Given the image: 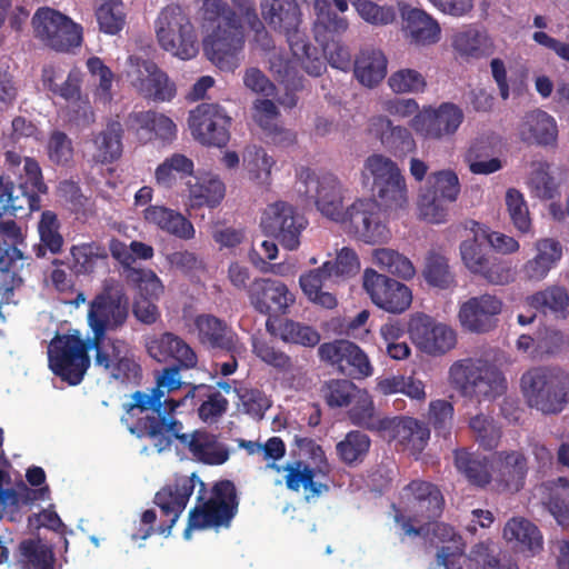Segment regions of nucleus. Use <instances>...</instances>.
Returning a JSON list of instances; mask_svg holds the SVG:
<instances>
[{"instance_id":"nucleus-1","label":"nucleus","mask_w":569,"mask_h":569,"mask_svg":"<svg viewBox=\"0 0 569 569\" xmlns=\"http://www.w3.org/2000/svg\"><path fill=\"white\" fill-rule=\"evenodd\" d=\"M179 363L164 368L157 377L156 387L149 392L136 391L132 393V402L128 405L127 411L138 409L141 412L151 411L146 417L140 418L137 423L130 428L131 433L138 438H149L158 452L170 449L174 438L186 439L179 436L183 430V425L176 418L177 408L184 406L187 395L183 398L176 399L170 393L180 389L182 386L179 375Z\"/></svg>"},{"instance_id":"nucleus-2","label":"nucleus","mask_w":569,"mask_h":569,"mask_svg":"<svg viewBox=\"0 0 569 569\" xmlns=\"http://www.w3.org/2000/svg\"><path fill=\"white\" fill-rule=\"evenodd\" d=\"M199 21L204 56L222 71L237 69L246 43L241 17L224 0H202Z\"/></svg>"},{"instance_id":"nucleus-3","label":"nucleus","mask_w":569,"mask_h":569,"mask_svg":"<svg viewBox=\"0 0 569 569\" xmlns=\"http://www.w3.org/2000/svg\"><path fill=\"white\" fill-rule=\"evenodd\" d=\"M204 488V483L196 473L191 476H179L170 483L163 486L156 495L153 502L160 509V521H157V513L153 509L144 510L140 518V528L132 533V540H146L153 533L169 536L172 527L187 507V503L194 491L196 485Z\"/></svg>"},{"instance_id":"nucleus-4","label":"nucleus","mask_w":569,"mask_h":569,"mask_svg":"<svg viewBox=\"0 0 569 569\" xmlns=\"http://www.w3.org/2000/svg\"><path fill=\"white\" fill-rule=\"evenodd\" d=\"M449 382L460 396L479 402L495 400L507 390V379L502 371L483 359L465 358L455 361L449 368Z\"/></svg>"},{"instance_id":"nucleus-5","label":"nucleus","mask_w":569,"mask_h":569,"mask_svg":"<svg viewBox=\"0 0 569 569\" xmlns=\"http://www.w3.org/2000/svg\"><path fill=\"white\" fill-rule=\"evenodd\" d=\"M520 385L528 406L545 415L561 412L568 402L569 373L559 367L531 368Z\"/></svg>"},{"instance_id":"nucleus-6","label":"nucleus","mask_w":569,"mask_h":569,"mask_svg":"<svg viewBox=\"0 0 569 569\" xmlns=\"http://www.w3.org/2000/svg\"><path fill=\"white\" fill-rule=\"evenodd\" d=\"M159 46L181 60H189L199 52L198 36L189 13L179 4L164 7L156 20Z\"/></svg>"},{"instance_id":"nucleus-7","label":"nucleus","mask_w":569,"mask_h":569,"mask_svg":"<svg viewBox=\"0 0 569 569\" xmlns=\"http://www.w3.org/2000/svg\"><path fill=\"white\" fill-rule=\"evenodd\" d=\"M237 489L231 480L216 482L208 500L198 503L189 511L184 539L191 538L192 530L229 528L238 512Z\"/></svg>"},{"instance_id":"nucleus-8","label":"nucleus","mask_w":569,"mask_h":569,"mask_svg":"<svg viewBox=\"0 0 569 569\" xmlns=\"http://www.w3.org/2000/svg\"><path fill=\"white\" fill-rule=\"evenodd\" d=\"M91 338L79 333L56 336L48 349L49 368L70 386L79 385L90 367Z\"/></svg>"},{"instance_id":"nucleus-9","label":"nucleus","mask_w":569,"mask_h":569,"mask_svg":"<svg viewBox=\"0 0 569 569\" xmlns=\"http://www.w3.org/2000/svg\"><path fill=\"white\" fill-rule=\"evenodd\" d=\"M129 316V298L123 288L114 282H106L89 303L88 323L92 337L99 339L110 330L121 328Z\"/></svg>"},{"instance_id":"nucleus-10","label":"nucleus","mask_w":569,"mask_h":569,"mask_svg":"<svg viewBox=\"0 0 569 569\" xmlns=\"http://www.w3.org/2000/svg\"><path fill=\"white\" fill-rule=\"evenodd\" d=\"M94 350V365L102 368L112 379L128 382L141 378V366L136 359L131 346L123 339L103 335L99 339L91 337Z\"/></svg>"},{"instance_id":"nucleus-11","label":"nucleus","mask_w":569,"mask_h":569,"mask_svg":"<svg viewBox=\"0 0 569 569\" xmlns=\"http://www.w3.org/2000/svg\"><path fill=\"white\" fill-rule=\"evenodd\" d=\"M32 26L36 37L56 51L68 52L82 43L81 26L54 9L39 8Z\"/></svg>"},{"instance_id":"nucleus-12","label":"nucleus","mask_w":569,"mask_h":569,"mask_svg":"<svg viewBox=\"0 0 569 569\" xmlns=\"http://www.w3.org/2000/svg\"><path fill=\"white\" fill-rule=\"evenodd\" d=\"M298 183V192L313 201L317 209L333 221L343 218V196L339 179L330 173L317 176L310 169H303Z\"/></svg>"},{"instance_id":"nucleus-13","label":"nucleus","mask_w":569,"mask_h":569,"mask_svg":"<svg viewBox=\"0 0 569 569\" xmlns=\"http://www.w3.org/2000/svg\"><path fill=\"white\" fill-rule=\"evenodd\" d=\"M263 232L284 249L293 251L300 246V236L308 226L307 218L286 201L269 204L261 217Z\"/></svg>"},{"instance_id":"nucleus-14","label":"nucleus","mask_w":569,"mask_h":569,"mask_svg":"<svg viewBox=\"0 0 569 569\" xmlns=\"http://www.w3.org/2000/svg\"><path fill=\"white\" fill-rule=\"evenodd\" d=\"M232 118L219 103L202 102L189 112L188 124L196 141L222 148L230 140Z\"/></svg>"},{"instance_id":"nucleus-15","label":"nucleus","mask_w":569,"mask_h":569,"mask_svg":"<svg viewBox=\"0 0 569 569\" xmlns=\"http://www.w3.org/2000/svg\"><path fill=\"white\" fill-rule=\"evenodd\" d=\"M381 208L376 200L358 199L347 208L340 221L347 223L349 231L365 243H386L391 232L382 219Z\"/></svg>"},{"instance_id":"nucleus-16","label":"nucleus","mask_w":569,"mask_h":569,"mask_svg":"<svg viewBox=\"0 0 569 569\" xmlns=\"http://www.w3.org/2000/svg\"><path fill=\"white\" fill-rule=\"evenodd\" d=\"M465 119L462 109L453 102H442L437 108H425L415 114L411 127L425 139L446 141L458 131Z\"/></svg>"},{"instance_id":"nucleus-17","label":"nucleus","mask_w":569,"mask_h":569,"mask_svg":"<svg viewBox=\"0 0 569 569\" xmlns=\"http://www.w3.org/2000/svg\"><path fill=\"white\" fill-rule=\"evenodd\" d=\"M400 503L406 512L412 513L417 523H431L441 517L445 499L435 483L412 480L400 492Z\"/></svg>"},{"instance_id":"nucleus-18","label":"nucleus","mask_w":569,"mask_h":569,"mask_svg":"<svg viewBox=\"0 0 569 569\" xmlns=\"http://www.w3.org/2000/svg\"><path fill=\"white\" fill-rule=\"evenodd\" d=\"M321 361L352 379H363L372 375L373 368L366 352L355 342L338 339L325 342L318 348Z\"/></svg>"},{"instance_id":"nucleus-19","label":"nucleus","mask_w":569,"mask_h":569,"mask_svg":"<svg viewBox=\"0 0 569 569\" xmlns=\"http://www.w3.org/2000/svg\"><path fill=\"white\" fill-rule=\"evenodd\" d=\"M363 289L378 308L389 313H402L412 302V292L408 286L373 269L365 270Z\"/></svg>"},{"instance_id":"nucleus-20","label":"nucleus","mask_w":569,"mask_h":569,"mask_svg":"<svg viewBox=\"0 0 569 569\" xmlns=\"http://www.w3.org/2000/svg\"><path fill=\"white\" fill-rule=\"evenodd\" d=\"M126 130L138 143L154 140L170 143L177 137V126L168 116L154 110L131 111L124 118Z\"/></svg>"},{"instance_id":"nucleus-21","label":"nucleus","mask_w":569,"mask_h":569,"mask_svg":"<svg viewBox=\"0 0 569 569\" xmlns=\"http://www.w3.org/2000/svg\"><path fill=\"white\" fill-rule=\"evenodd\" d=\"M408 332L416 347L428 355H443L456 345L455 331L442 323H437L427 315L413 316L408 325Z\"/></svg>"},{"instance_id":"nucleus-22","label":"nucleus","mask_w":569,"mask_h":569,"mask_svg":"<svg viewBox=\"0 0 569 569\" xmlns=\"http://www.w3.org/2000/svg\"><path fill=\"white\" fill-rule=\"evenodd\" d=\"M503 302L495 295L483 293L465 301L458 312L461 327L473 333H487L498 325Z\"/></svg>"},{"instance_id":"nucleus-23","label":"nucleus","mask_w":569,"mask_h":569,"mask_svg":"<svg viewBox=\"0 0 569 569\" xmlns=\"http://www.w3.org/2000/svg\"><path fill=\"white\" fill-rule=\"evenodd\" d=\"M250 306L260 315H284L295 302V296L280 280L256 278L248 287Z\"/></svg>"},{"instance_id":"nucleus-24","label":"nucleus","mask_w":569,"mask_h":569,"mask_svg":"<svg viewBox=\"0 0 569 569\" xmlns=\"http://www.w3.org/2000/svg\"><path fill=\"white\" fill-rule=\"evenodd\" d=\"M492 480L499 491L518 492L526 483L528 460L520 450L496 451L491 458Z\"/></svg>"},{"instance_id":"nucleus-25","label":"nucleus","mask_w":569,"mask_h":569,"mask_svg":"<svg viewBox=\"0 0 569 569\" xmlns=\"http://www.w3.org/2000/svg\"><path fill=\"white\" fill-rule=\"evenodd\" d=\"M132 84L143 98L156 102L171 101L177 93L174 82L151 60L137 59Z\"/></svg>"},{"instance_id":"nucleus-26","label":"nucleus","mask_w":569,"mask_h":569,"mask_svg":"<svg viewBox=\"0 0 569 569\" xmlns=\"http://www.w3.org/2000/svg\"><path fill=\"white\" fill-rule=\"evenodd\" d=\"M144 348L147 353L158 362L174 360L184 369L194 368L198 363L194 350L172 332L146 336Z\"/></svg>"},{"instance_id":"nucleus-27","label":"nucleus","mask_w":569,"mask_h":569,"mask_svg":"<svg viewBox=\"0 0 569 569\" xmlns=\"http://www.w3.org/2000/svg\"><path fill=\"white\" fill-rule=\"evenodd\" d=\"M398 9L402 19L403 33L410 43L426 47L440 40V24L428 12L402 1L398 2Z\"/></svg>"},{"instance_id":"nucleus-28","label":"nucleus","mask_w":569,"mask_h":569,"mask_svg":"<svg viewBox=\"0 0 569 569\" xmlns=\"http://www.w3.org/2000/svg\"><path fill=\"white\" fill-rule=\"evenodd\" d=\"M380 432L388 440H395L412 453L421 452L430 438L429 428L412 417L383 418Z\"/></svg>"},{"instance_id":"nucleus-29","label":"nucleus","mask_w":569,"mask_h":569,"mask_svg":"<svg viewBox=\"0 0 569 569\" xmlns=\"http://www.w3.org/2000/svg\"><path fill=\"white\" fill-rule=\"evenodd\" d=\"M194 327L200 343L207 348L222 350L228 353L240 351L241 346L238 335L224 320L213 315L202 313L196 317Z\"/></svg>"},{"instance_id":"nucleus-30","label":"nucleus","mask_w":569,"mask_h":569,"mask_svg":"<svg viewBox=\"0 0 569 569\" xmlns=\"http://www.w3.org/2000/svg\"><path fill=\"white\" fill-rule=\"evenodd\" d=\"M143 219L148 224L180 240H191L196 236L193 223L180 211L166 206L149 204L143 210Z\"/></svg>"},{"instance_id":"nucleus-31","label":"nucleus","mask_w":569,"mask_h":569,"mask_svg":"<svg viewBox=\"0 0 569 569\" xmlns=\"http://www.w3.org/2000/svg\"><path fill=\"white\" fill-rule=\"evenodd\" d=\"M368 130L396 157H403L416 149L411 132L405 127L393 126L387 117L370 118Z\"/></svg>"},{"instance_id":"nucleus-32","label":"nucleus","mask_w":569,"mask_h":569,"mask_svg":"<svg viewBox=\"0 0 569 569\" xmlns=\"http://www.w3.org/2000/svg\"><path fill=\"white\" fill-rule=\"evenodd\" d=\"M193 179V182L191 180L187 182L189 208L213 209L222 202L226 196V186L217 174L204 172L194 176Z\"/></svg>"},{"instance_id":"nucleus-33","label":"nucleus","mask_w":569,"mask_h":569,"mask_svg":"<svg viewBox=\"0 0 569 569\" xmlns=\"http://www.w3.org/2000/svg\"><path fill=\"white\" fill-rule=\"evenodd\" d=\"M261 14L268 26L284 36L301 27L302 12L297 0H264Z\"/></svg>"},{"instance_id":"nucleus-34","label":"nucleus","mask_w":569,"mask_h":569,"mask_svg":"<svg viewBox=\"0 0 569 569\" xmlns=\"http://www.w3.org/2000/svg\"><path fill=\"white\" fill-rule=\"evenodd\" d=\"M179 436H183L186 439L174 438L173 440H179L187 446L194 459L202 463L219 466L229 459L227 447L220 443L216 436L207 431L196 430L189 436L181 430Z\"/></svg>"},{"instance_id":"nucleus-35","label":"nucleus","mask_w":569,"mask_h":569,"mask_svg":"<svg viewBox=\"0 0 569 569\" xmlns=\"http://www.w3.org/2000/svg\"><path fill=\"white\" fill-rule=\"evenodd\" d=\"M455 467L467 481L478 488H486L492 481L491 459L466 448L453 451Z\"/></svg>"},{"instance_id":"nucleus-36","label":"nucleus","mask_w":569,"mask_h":569,"mask_svg":"<svg viewBox=\"0 0 569 569\" xmlns=\"http://www.w3.org/2000/svg\"><path fill=\"white\" fill-rule=\"evenodd\" d=\"M124 129L118 119H110L106 128L93 139L94 153L92 159L96 163L110 164L117 161L123 151L122 138Z\"/></svg>"},{"instance_id":"nucleus-37","label":"nucleus","mask_w":569,"mask_h":569,"mask_svg":"<svg viewBox=\"0 0 569 569\" xmlns=\"http://www.w3.org/2000/svg\"><path fill=\"white\" fill-rule=\"evenodd\" d=\"M387 66V57L381 50L366 48L355 59L353 74L362 86L375 88L385 79Z\"/></svg>"},{"instance_id":"nucleus-38","label":"nucleus","mask_w":569,"mask_h":569,"mask_svg":"<svg viewBox=\"0 0 569 569\" xmlns=\"http://www.w3.org/2000/svg\"><path fill=\"white\" fill-rule=\"evenodd\" d=\"M287 42L293 58L300 63L301 68L312 77H319L326 70V63L305 31L300 28L286 34Z\"/></svg>"},{"instance_id":"nucleus-39","label":"nucleus","mask_w":569,"mask_h":569,"mask_svg":"<svg viewBox=\"0 0 569 569\" xmlns=\"http://www.w3.org/2000/svg\"><path fill=\"white\" fill-rule=\"evenodd\" d=\"M537 254L523 266V274L529 280H542L555 267L562 256V248L559 241L542 239L536 244Z\"/></svg>"},{"instance_id":"nucleus-40","label":"nucleus","mask_w":569,"mask_h":569,"mask_svg":"<svg viewBox=\"0 0 569 569\" xmlns=\"http://www.w3.org/2000/svg\"><path fill=\"white\" fill-rule=\"evenodd\" d=\"M281 470L286 471V486L289 490L298 492L302 487L310 491L312 496H320L329 490L327 483L316 481L317 476H321L318 471V465L313 468L302 460L288 462Z\"/></svg>"},{"instance_id":"nucleus-41","label":"nucleus","mask_w":569,"mask_h":569,"mask_svg":"<svg viewBox=\"0 0 569 569\" xmlns=\"http://www.w3.org/2000/svg\"><path fill=\"white\" fill-rule=\"evenodd\" d=\"M371 193V199L390 213L405 211L409 206L408 189L402 172L375 188Z\"/></svg>"},{"instance_id":"nucleus-42","label":"nucleus","mask_w":569,"mask_h":569,"mask_svg":"<svg viewBox=\"0 0 569 569\" xmlns=\"http://www.w3.org/2000/svg\"><path fill=\"white\" fill-rule=\"evenodd\" d=\"M187 397L191 398L193 405L200 402L198 416L204 422L217 421L227 412L229 407L228 399L207 385L192 387Z\"/></svg>"},{"instance_id":"nucleus-43","label":"nucleus","mask_w":569,"mask_h":569,"mask_svg":"<svg viewBox=\"0 0 569 569\" xmlns=\"http://www.w3.org/2000/svg\"><path fill=\"white\" fill-rule=\"evenodd\" d=\"M328 268L329 263H323L321 267L301 274L299 283L302 292L311 302L327 309H333L338 303L336 296L322 290L326 281L332 277L327 270Z\"/></svg>"},{"instance_id":"nucleus-44","label":"nucleus","mask_w":569,"mask_h":569,"mask_svg":"<svg viewBox=\"0 0 569 569\" xmlns=\"http://www.w3.org/2000/svg\"><path fill=\"white\" fill-rule=\"evenodd\" d=\"M313 31L315 38L321 44L329 63L339 70H349L352 64L351 53L349 48L340 41V36L346 30H333L332 28L320 30L319 26H315Z\"/></svg>"},{"instance_id":"nucleus-45","label":"nucleus","mask_w":569,"mask_h":569,"mask_svg":"<svg viewBox=\"0 0 569 569\" xmlns=\"http://www.w3.org/2000/svg\"><path fill=\"white\" fill-rule=\"evenodd\" d=\"M543 505L561 526L569 525V480L558 477L542 485Z\"/></svg>"},{"instance_id":"nucleus-46","label":"nucleus","mask_w":569,"mask_h":569,"mask_svg":"<svg viewBox=\"0 0 569 569\" xmlns=\"http://www.w3.org/2000/svg\"><path fill=\"white\" fill-rule=\"evenodd\" d=\"M527 131H522L523 139L540 146H550L557 141L558 127L553 117L542 110H533L527 114L525 121Z\"/></svg>"},{"instance_id":"nucleus-47","label":"nucleus","mask_w":569,"mask_h":569,"mask_svg":"<svg viewBox=\"0 0 569 569\" xmlns=\"http://www.w3.org/2000/svg\"><path fill=\"white\" fill-rule=\"evenodd\" d=\"M503 538L507 541H517L522 549L532 555L542 549V535L538 527L525 518H512L503 528Z\"/></svg>"},{"instance_id":"nucleus-48","label":"nucleus","mask_w":569,"mask_h":569,"mask_svg":"<svg viewBox=\"0 0 569 569\" xmlns=\"http://www.w3.org/2000/svg\"><path fill=\"white\" fill-rule=\"evenodd\" d=\"M194 163L192 159L182 153H173L167 157L154 171V180L159 187L171 189L177 179L193 176Z\"/></svg>"},{"instance_id":"nucleus-49","label":"nucleus","mask_w":569,"mask_h":569,"mask_svg":"<svg viewBox=\"0 0 569 569\" xmlns=\"http://www.w3.org/2000/svg\"><path fill=\"white\" fill-rule=\"evenodd\" d=\"M529 305L536 310L565 319L568 315L569 295L562 287H548L528 297Z\"/></svg>"},{"instance_id":"nucleus-50","label":"nucleus","mask_w":569,"mask_h":569,"mask_svg":"<svg viewBox=\"0 0 569 569\" xmlns=\"http://www.w3.org/2000/svg\"><path fill=\"white\" fill-rule=\"evenodd\" d=\"M70 270L76 276L91 274L97 268L99 260L108 259L107 249L98 242H84L73 244L70 248Z\"/></svg>"},{"instance_id":"nucleus-51","label":"nucleus","mask_w":569,"mask_h":569,"mask_svg":"<svg viewBox=\"0 0 569 569\" xmlns=\"http://www.w3.org/2000/svg\"><path fill=\"white\" fill-rule=\"evenodd\" d=\"M399 172H401V170L393 160L383 154L373 153L363 162L361 170L362 183L372 191Z\"/></svg>"},{"instance_id":"nucleus-52","label":"nucleus","mask_w":569,"mask_h":569,"mask_svg":"<svg viewBox=\"0 0 569 569\" xmlns=\"http://www.w3.org/2000/svg\"><path fill=\"white\" fill-rule=\"evenodd\" d=\"M370 447L371 440L368 435L359 430H351L336 445V452L345 465L355 467L365 461Z\"/></svg>"},{"instance_id":"nucleus-53","label":"nucleus","mask_w":569,"mask_h":569,"mask_svg":"<svg viewBox=\"0 0 569 569\" xmlns=\"http://www.w3.org/2000/svg\"><path fill=\"white\" fill-rule=\"evenodd\" d=\"M38 232L41 242L36 251L38 258H43L46 250H49L52 254L61 252L64 240L60 233V221L53 211L46 210L41 213Z\"/></svg>"},{"instance_id":"nucleus-54","label":"nucleus","mask_w":569,"mask_h":569,"mask_svg":"<svg viewBox=\"0 0 569 569\" xmlns=\"http://www.w3.org/2000/svg\"><path fill=\"white\" fill-rule=\"evenodd\" d=\"M453 48L462 57L479 59L493 51L489 37L477 29L458 32L453 38Z\"/></svg>"},{"instance_id":"nucleus-55","label":"nucleus","mask_w":569,"mask_h":569,"mask_svg":"<svg viewBox=\"0 0 569 569\" xmlns=\"http://www.w3.org/2000/svg\"><path fill=\"white\" fill-rule=\"evenodd\" d=\"M238 446L247 451L248 455H259L262 460L268 461L264 469L281 471V467L276 462L286 455V445L280 437H271L264 443L252 440L239 439Z\"/></svg>"},{"instance_id":"nucleus-56","label":"nucleus","mask_w":569,"mask_h":569,"mask_svg":"<svg viewBox=\"0 0 569 569\" xmlns=\"http://www.w3.org/2000/svg\"><path fill=\"white\" fill-rule=\"evenodd\" d=\"M469 428L476 442L485 450L490 451L499 446L502 431L492 417L485 413L476 415L470 418Z\"/></svg>"},{"instance_id":"nucleus-57","label":"nucleus","mask_w":569,"mask_h":569,"mask_svg":"<svg viewBox=\"0 0 569 569\" xmlns=\"http://www.w3.org/2000/svg\"><path fill=\"white\" fill-rule=\"evenodd\" d=\"M423 278L429 286L448 289L456 283L455 274L450 270L448 259L437 252H430L426 259Z\"/></svg>"},{"instance_id":"nucleus-58","label":"nucleus","mask_w":569,"mask_h":569,"mask_svg":"<svg viewBox=\"0 0 569 569\" xmlns=\"http://www.w3.org/2000/svg\"><path fill=\"white\" fill-rule=\"evenodd\" d=\"M253 355L262 362L277 369L279 372L287 373L293 370L291 357L284 351L276 348L272 342L263 338L253 336L251 338Z\"/></svg>"},{"instance_id":"nucleus-59","label":"nucleus","mask_w":569,"mask_h":569,"mask_svg":"<svg viewBox=\"0 0 569 569\" xmlns=\"http://www.w3.org/2000/svg\"><path fill=\"white\" fill-rule=\"evenodd\" d=\"M375 263L383 271L403 279H410L415 276L412 262L396 250L380 248L373 251Z\"/></svg>"},{"instance_id":"nucleus-60","label":"nucleus","mask_w":569,"mask_h":569,"mask_svg":"<svg viewBox=\"0 0 569 569\" xmlns=\"http://www.w3.org/2000/svg\"><path fill=\"white\" fill-rule=\"evenodd\" d=\"M355 400V406L348 412L352 425L370 431H380L383 425V418L380 419L376 417L373 402L368 393L360 391Z\"/></svg>"},{"instance_id":"nucleus-61","label":"nucleus","mask_w":569,"mask_h":569,"mask_svg":"<svg viewBox=\"0 0 569 569\" xmlns=\"http://www.w3.org/2000/svg\"><path fill=\"white\" fill-rule=\"evenodd\" d=\"M321 391L329 407L341 408L349 406L361 390L350 380L332 379L325 383Z\"/></svg>"},{"instance_id":"nucleus-62","label":"nucleus","mask_w":569,"mask_h":569,"mask_svg":"<svg viewBox=\"0 0 569 569\" xmlns=\"http://www.w3.org/2000/svg\"><path fill=\"white\" fill-rule=\"evenodd\" d=\"M97 21L102 32L117 34L126 23L121 0H104L96 11Z\"/></svg>"},{"instance_id":"nucleus-63","label":"nucleus","mask_w":569,"mask_h":569,"mask_svg":"<svg viewBox=\"0 0 569 569\" xmlns=\"http://www.w3.org/2000/svg\"><path fill=\"white\" fill-rule=\"evenodd\" d=\"M279 329L280 339L283 342L309 348L316 347L320 342V333L315 328L291 319H286Z\"/></svg>"},{"instance_id":"nucleus-64","label":"nucleus","mask_w":569,"mask_h":569,"mask_svg":"<svg viewBox=\"0 0 569 569\" xmlns=\"http://www.w3.org/2000/svg\"><path fill=\"white\" fill-rule=\"evenodd\" d=\"M569 347V338L560 330L546 329L537 336L533 361L555 357Z\"/></svg>"}]
</instances>
